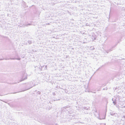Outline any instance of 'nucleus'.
<instances>
[{
  "label": "nucleus",
  "instance_id": "nucleus-1",
  "mask_svg": "<svg viewBox=\"0 0 125 125\" xmlns=\"http://www.w3.org/2000/svg\"><path fill=\"white\" fill-rule=\"evenodd\" d=\"M35 85V84H34L33 82H30L27 83L23 87L24 90H22L20 92H23L25 91L28 90L32 88L33 86Z\"/></svg>",
  "mask_w": 125,
  "mask_h": 125
},
{
  "label": "nucleus",
  "instance_id": "nucleus-2",
  "mask_svg": "<svg viewBox=\"0 0 125 125\" xmlns=\"http://www.w3.org/2000/svg\"><path fill=\"white\" fill-rule=\"evenodd\" d=\"M22 75L21 76V79L17 82L18 83H19L23 81L27 78V75L26 73H25V71H23L22 72Z\"/></svg>",
  "mask_w": 125,
  "mask_h": 125
},
{
  "label": "nucleus",
  "instance_id": "nucleus-3",
  "mask_svg": "<svg viewBox=\"0 0 125 125\" xmlns=\"http://www.w3.org/2000/svg\"><path fill=\"white\" fill-rule=\"evenodd\" d=\"M9 59H10L11 60H20L21 59V58L20 57H14L13 58H3L2 59H0V61L4 60H9Z\"/></svg>",
  "mask_w": 125,
  "mask_h": 125
},
{
  "label": "nucleus",
  "instance_id": "nucleus-4",
  "mask_svg": "<svg viewBox=\"0 0 125 125\" xmlns=\"http://www.w3.org/2000/svg\"><path fill=\"white\" fill-rule=\"evenodd\" d=\"M66 113L68 114L71 113V110L70 106H66Z\"/></svg>",
  "mask_w": 125,
  "mask_h": 125
},
{
  "label": "nucleus",
  "instance_id": "nucleus-5",
  "mask_svg": "<svg viewBox=\"0 0 125 125\" xmlns=\"http://www.w3.org/2000/svg\"><path fill=\"white\" fill-rule=\"evenodd\" d=\"M66 106L63 107L61 108V113L62 112H65L66 113Z\"/></svg>",
  "mask_w": 125,
  "mask_h": 125
},
{
  "label": "nucleus",
  "instance_id": "nucleus-6",
  "mask_svg": "<svg viewBox=\"0 0 125 125\" xmlns=\"http://www.w3.org/2000/svg\"><path fill=\"white\" fill-rule=\"evenodd\" d=\"M106 115V114H104L103 115V117H102L101 116H100L98 117V118L100 120L105 119Z\"/></svg>",
  "mask_w": 125,
  "mask_h": 125
},
{
  "label": "nucleus",
  "instance_id": "nucleus-7",
  "mask_svg": "<svg viewBox=\"0 0 125 125\" xmlns=\"http://www.w3.org/2000/svg\"><path fill=\"white\" fill-rule=\"evenodd\" d=\"M22 5L24 8L26 7V3L23 1H22Z\"/></svg>",
  "mask_w": 125,
  "mask_h": 125
},
{
  "label": "nucleus",
  "instance_id": "nucleus-8",
  "mask_svg": "<svg viewBox=\"0 0 125 125\" xmlns=\"http://www.w3.org/2000/svg\"><path fill=\"white\" fill-rule=\"evenodd\" d=\"M31 25V23H26L25 24L23 25L24 27L27 26L28 27V25Z\"/></svg>",
  "mask_w": 125,
  "mask_h": 125
},
{
  "label": "nucleus",
  "instance_id": "nucleus-9",
  "mask_svg": "<svg viewBox=\"0 0 125 125\" xmlns=\"http://www.w3.org/2000/svg\"><path fill=\"white\" fill-rule=\"evenodd\" d=\"M96 36L95 35H93L92 36V38L93 40H96Z\"/></svg>",
  "mask_w": 125,
  "mask_h": 125
},
{
  "label": "nucleus",
  "instance_id": "nucleus-10",
  "mask_svg": "<svg viewBox=\"0 0 125 125\" xmlns=\"http://www.w3.org/2000/svg\"><path fill=\"white\" fill-rule=\"evenodd\" d=\"M110 115H114L115 116H116L117 115V114L116 113H114V112H111L110 113Z\"/></svg>",
  "mask_w": 125,
  "mask_h": 125
},
{
  "label": "nucleus",
  "instance_id": "nucleus-11",
  "mask_svg": "<svg viewBox=\"0 0 125 125\" xmlns=\"http://www.w3.org/2000/svg\"><path fill=\"white\" fill-rule=\"evenodd\" d=\"M28 42L29 43V44H30L32 43V41L31 40H29L28 41Z\"/></svg>",
  "mask_w": 125,
  "mask_h": 125
},
{
  "label": "nucleus",
  "instance_id": "nucleus-12",
  "mask_svg": "<svg viewBox=\"0 0 125 125\" xmlns=\"http://www.w3.org/2000/svg\"><path fill=\"white\" fill-rule=\"evenodd\" d=\"M112 49H109V50H107L106 51V52L107 53H108L109 52L111 51H112Z\"/></svg>",
  "mask_w": 125,
  "mask_h": 125
},
{
  "label": "nucleus",
  "instance_id": "nucleus-13",
  "mask_svg": "<svg viewBox=\"0 0 125 125\" xmlns=\"http://www.w3.org/2000/svg\"><path fill=\"white\" fill-rule=\"evenodd\" d=\"M122 120H125V115H123L122 117Z\"/></svg>",
  "mask_w": 125,
  "mask_h": 125
},
{
  "label": "nucleus",
  "instance_id": "nucleus-14",
  "mask_svg": "<svg viewBox=\"0 0 125 125\" xmlns=\"http://www.w3.org/2000/svg\"><path fill=\"white\" fill-rule=\"evenodd\" d=\"M112 100L113 101V103L114 104H115L116 103V101H113V98L112 99Z\"/></svg>",
  "mask_w": 125,
  "mask_h": 125
},
{
  "label": "nucleus",
  "instance_id": "nucleus-15",
  "mask_svg": "<svg viewBox=\"0 0 125 125\" xmlns=\"http://www.w3.org/2000/svg\"><path fill=\"white\" fill-rule=\"evenodd\" d=\"M43 67H44V66H41L39 68V69L40 70V71H41L42 70V68Z\"/></svg>",
  "mask_w": 125,
  "mask_h": 125
},
{
  "label": "nucleus",
  "instance_id": "nucleus-16",
  "mask_svg": "<svg viewBox=\"0 0 125 125\" xmlns=\"http://www.w3.org/2000/svg\"><path fill=\"white\" fill-rule=\"evenodd\" d=\"M37 95L38 94H41V92H40L39 91H38L37 92Z\"/></svg>",
  "mask_w": 125,
  "mask_h": 125
},
{
  "label": "nucleus",
  "instance_id": "nucleus-17",
  "mask_svg": "<svg viewBox=\"0 0 125 125\" xmlns=\"http://www.w3.org/2000/svg\"><path fill=\"white\" fill-rule=\"evenodd\" d=\"M60 100V99H57V98H54V99L53 100L54 101H57V100Z\"/></svg>",
  "mask_w": 125,
  "mask_h": 125
},
{
  "label": "nucleus",
  "instance_id": "nucleus-18",
  "mask_svg": "<svg viewBox=\"0 0 125 125\" xmlns=\"http://www.w3.org/2000/svg\"><path fill=\"white\" fill-rule=\"evenodd\" d=\"M83 108L84 109H86V110H88V108H87L86 107H83Z\"/></svg>",
  "mask_w": 125,
  "mask_h": 125
},
{
  "label": "nucleus",
  "instance_id": "nucleus-19",
  "mask_svg": "<svg viewBox=\"0 0 125 125\" xmlns=\"http://www.w3.org/2000/svg\"><path fill=\"white\" fill-rule=\"evenodd\" d=\"M86 25L87 26H90V24L87 23L86 24Z\"/></svg>",
  "mask_w": 125,
  "mask_h": 125
},
{
  "label": "nucleus",
  "instance_id": "nucleus-20",
  "mask_svg": "<svg viewBox=\"0 0 125 125\" xmlns=\"http://www.w3.org/2000/svg\"><path fill=\"white\" fill-rule=\"evenodd\" d=\"M107 89H108L107 88V87H106V88H103V90H107Z\"/></svg>",
  "mask_w": 125,
  "mask_h": 125
},
{
  "label": "nucleus",
  "instance_id": "nucleus-21",
  "mask_svg": "<svg viewBox=\"0 0 125 125\" xmlns=\"http://www.w3.org/2000/svg\"><path fill=\"white\" fill-rule=\"evenodd\" d=\"M52 94L54 95H56L55 93L54 92H53L52 93Z\"/></svg>",
  "mask_w": 125,
  "mask_h": 125
},
{
  "label": "nucleus",
  "instance_id": "nucleus-22",
  "mask_svg": "<svg viewBox=\"0 0 125 125\" xmlns=\"http://www.w3.org/2000/svg\"><path fill=\"white\" fill-rule=\"evenodd\" d=\"M18 57V54H16L15 55V57Z\"/></svg>",
  "mask_w": 125,
  "mask_h": 125
},
{
  "label": "nucleus",
  "instance_id": "nucleus-23",
  "mask_svg": "<svg viewBox=\"0 0 125 125\" xmlns=\"http://www.w3.org/2000/svg\"><path fill=\"white\" fill-rule=\"evenodd\" d=\"M47 69V66H45V68H44V69Z\"/></svg>",
  "mask_w": 125,
  "mask_h": 125
},
{
  "label": "nucleus",
  "instance_id": "nucleus-24",
  "mask_svg": "<svg viewBox=\"0 0 125 125\" xmlns=\"http://www.w3.org/2000/svg\"><path fill=\"white\" fill-rule=\"evenodd\" d=\"M16 83H12L13 84H16Z\"/></svg>",
  "mask_w": 125,
  "mask_h": 125
},
{
  "label": "nucleus",
  "instance_id": "nucleus-25",
  "mask_svg": "<svg viewBox=\"0 0 125 125\" xmlns=\"http://www.w3.org/2000/svg\"><path fill=\"white\" fill-rule=\"evenodd\" d=\"M118 88H117V87H116V88H115V90H116V89H118Z\"/></svg>",
  "mask_w": 125,
  "mask_h": 125
},
{
  "label": "nucleus",
  "instance_id": "nucleus-26",
  "mask_svg": "<svg viewBox=\"0 0 125 125\" xmlns=\"http://www.w3.org/2000/svg\"><path fill=\"white\" fill-rule=\"evenodd\" d=\"M100 68H99L98 69H97V71H98L100 69Z\"/></svg>",
  "mask_w": 125,
  "mask_h": 125
},
{
  "label": "nucleus",
  "instance_id": "nucleus-27",
  "mask_svg": "<svg viewBox=\"0 0 125 125\" xmlns=\"http://www.w3.org/2000/svg\"><path fill=\"white\" fill-rule=\"evenodd\" d=\"M94 48H93V49H92V50H94Z\"/></svg>",
  "mask_w": 125,
  "mask_h": 125
},
{
  "label": "nucleus",
  "instance_id": "nucleus-28",
  "mask_svg": "<svg viewBox=\"0 0 125 125\" xmlns=\"http://www.w3.org/2000/svg\"><path fill=\"white\" fill-rule=\"evenodd\" d=\"M47 24L49 25V24H50V23H47Z\"/></svg>",
  "mask_w": 125,
  "mask_h": 125
},
{
  "label": "nucleus",
  "instance_id": "nucleus-29",
  "mask_svg": "<svg viewBox=\"0 0 125 125\" xmlns=\"http://www.w3.org/2000/svg\"><path fill=\"white\" fill-rule=\"evenodd\" d=\"M86 43L85 42H83V43Z\"/></svg>",
  "mask_w": 125,
  "mask_h": 125
},
{
  "label": "nucleus",
  "instance_id": "nucleus-30",
  "mask_svg": "<svg viewBox=\"0 0 125 125\" xmlns=\"http://www.w3.org/2000/svg\"><path fill=\"white\" fill-rule=\"evenodd\" d=\"M104 125H106V124H105V123H104Z\"/></svg>",
  "mask_w": 125,
  "mask_h": 125
},
{
  "label": "nucleus",
  "instance_id": "nucleus-31",
  "mask_svg": "<svg viewBox=\"0 0 125 125\" xmlns=\"http://www.w3.org/2000/svg\"><path fill=\"white\" fill-rule=\"evenodd\" d=\"M72 49H74V48H72Z\"/></svg>",
  "mask_w": 125,
  "mask_h": 125
},
{
  "label": "nucleus",
  "instance_id": "nucleus-32",
  "mask_svg": "<svg viewBox=\"0 0 125 125\" xmlns=\"http://www.w3.org/2000/svg\"><path fill=\"white\" fill-rule=\"evenodd\" d=\"M123 107H125V106H123Z\"/></svg>",
  "mask_w": 125,
  "mask_h": 125
},
{
  "label": "nucleus",
  "instance_id": "nucleus-33",
  "mask_svg": "<svg viewBox=\"0 0 125 125\" xmlns=\"http://www.w3.org/2000/svg\"><path fill=\"white\" fill-rule=\"evenodd\" d=\"M93 93H95V92H93Z\"/></svg>",
  "mask_w": 125,
  "mask_h": 125
}]
</instances>
